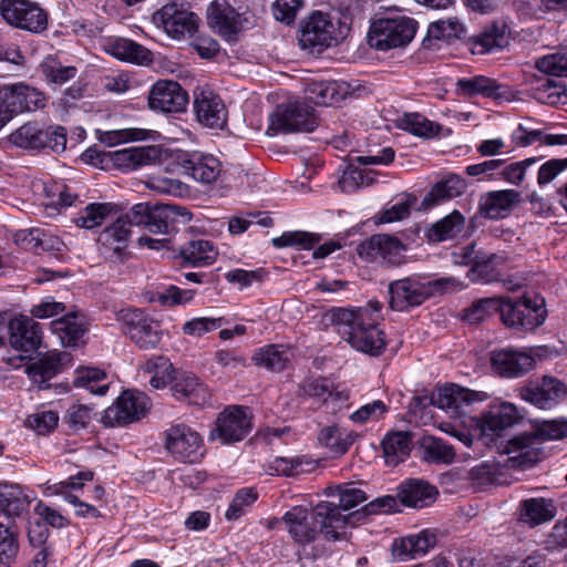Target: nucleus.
<instances>
[{
    "instance_id": "obj_43",
    "label": "nucleus",
    "mask_w": 567,
    "mask_h": 567,
    "mask_svg": "<svg viewBox=\"0 0 567 567\" xmlns=\"http://www.w3.org/2000/svg\"><path fill=\"white\" fill-rule=\"evenodd\" d=\"M182 258L194 267H204L212 265L217 256V248L206 239H197L186 243L181 247Z\"/></svg>"
},
{
    "instance_id": "obj_27",
    "label": "nucleus",
    "mask_w": 567,
    "mask_h": 567,
    "mask_svg": "<svg viewBox=\"0 0 567 567\" xmlns=\"http://www.w3.org/2000/svg\"><path fill=\"white\" fill-rule=\"evenodd\" d=\"M517 408L509 402H503L485 413L478 425L483 436L498 435L505 429L513 426L520 419Z\"/></svg>"
},
{
    "instance_id": "obj_40",
    "label": "nucleus",
    "mask_w": 567,
    "mask_h": 567,
    "mask_svg": "<svg viewBox=\"0 0 567 567\" xmlns=\"http://www.w3.org/2000/svg\"><path fill=\"white\" fill-rule=\"evenodd\" d=\"M156 134L157 133L155 131L138 127H128L112 131H95L96 140L107 147H113L124 143L142 142L147 140L154 141Z\"/></svg>"
},
{
    "instance_id": "obj_56",
    "label": "nucleus",
    "mask_w": 567,
    "mask_h": 567,
    "mask_svg": "<svg viewBox=\"0 0 567 567\" xmlns=\"http://www.w3.org/2000/svg\"><path fill=\"white\" fill-rule=\"evenodd\" d=\"M465 33L464 24L457 18H449L432 22L427 29V35L433 39H458Z\"/></svg>"
},
{
    "instance_id": "obj_21",
    "label": "nucleus",
    "mask_w": 567,
    "mask_h": 567,
    "mask_svg": "<svg viewBox=\"0 0 567 567\" xmlns=\"http://www.w3.org/2000/svg\"><path fill=\"white\" fill-rule=\"evenodd\" d=\"M40 324L27 316L10 319L9 344L18 351L31 352L41 346Z\"/></svg>"
},
{
    "instance_id": "obj_30",
    "label": "nucleus",
    "mask_w": 567,
    "mask_h": 567,
    "mask_svg": "<svg viewBox=\"0 0 567 567\" xmlns=\"http://www.w3.org/2000/svg\"><path fill=\"white\" fill-rule=\"evenodd\" d=\"M519 199V193L514 189L491 192L481 198L480 213L489 219L505 218Z\"/></svg>"
},
{
    "instance_id": "obj_52",
    "label": "nucleus",
    "mask_w": 567,
    "mask_h": 567,
    "mask_svg": "<svg viewBox=\"0 0 567 567\" xmlns=\"http://www.w3.org/2000/svg\"><path fill=\"white\" fill-rule=\"evenodd\" d=\"M290 351L278 346L262 348L254 355V361L257 365L276 372L282 371L290 362Z\"/></svg>"
},
{
    "instance_id": "obj_31",
    "label": "nucleus",
    "mask_w": 567,
    "mask_h": 567,
    "mask_svg": "<svg viewBox=\"0 0 567 567\" xmlns=\"http://www.w3.org/2000/svg\"><path fill=\"white\" fill-rule=\"evenodd\" d=\"M436 543V537L429 530L395 539L392 544V554L400 560L415 559L423 556Z\"/></svg>"
},
{
    "instance_id": "obj_20",
    "label": "nucleus",
    "mask_w": 567,
    "mask_h": 567,
    "mask_svg": "<svg viewBox=\"0 0 567 567\" xmlns=\"http://www.w3.org/2000/svg\"><path fill=\"white\" fill-rule=\"evenodd\" d=\"M193 214L177 205H155L151 208L147 229L155 234L169 235L177 231L179 225L188 224Z\"/></svg>"
},
{
    "instance_id": "obj_41",
    "label": "nucleus",
    "mask_w": 567,
    "mask_h": 567,
    "mask_svg": "<svg viewBox=\"0 0 567 567\" xmlns=\"http://www.w3.org/2000/svg\"><path fill=\"white\" fill-rule=\"evenodd\" d=\"M434 487L422 480H409L398 492L401 503L411 507H424L433 501Z\"/></svg>"
},
{
    "instance_id": "obj_55",
    "label": "nucleus",
    "mask_w": 567,
    "mask_h": 567,
    "mask_svg": "<svg viewBox=\"0 0 567 567\" xmlns=\"http://www.w3.org/2000/svg\"><path fill=\"white\" fill-rule=\"evenodd\" d=\"M498 260L499 257L495 254L478 251L476 260L470 269L468 276L472 280L492 281L496 279L497 274L495 267Z\"/></svg>"
},
{
    "instance_id": "obj_7",
    "label": "nucleus",
    "mask_w": 567,
    "mask_h": 567,
    "mask_svg": "<svg viewBox=\"0 0 567 567\" xmlns=\"http://www.w3.org/2000/svg\"><path fill=\"white\" fill-rule=\"evenodd\" d=\"M544 299L527 297L512 301L502 299V321L512 328L534 329L545 321Z\"/></svg>"
},
{
    "instance_id": "obj_45",
    "label": "nucleus",
    "mask_w": 567,
    "mask_h": 567,
    "mask_svg": "<svg viewBox=\"0 0 567 567\" xmlns=\"http://www.w3.org/2000/svg\"><path fill=\"white\" fill-rule=\"evenodd\" d=\"M422 460L433 464H452L455 458V449L435 436H424L421 440Z\"/></svg>"
},
{
    "instance_id": "obj_44",
    "label": "nucleus",
    "mask_w": 567,
    "mask_h": 567,
    "mask_svg": "<svg viewBox=\"0 0 567 567\" xmlns=\"http://www.w3.org/2000/svg\"><path fill=\"white\" fill-rule=\"evenodd\" d=\"M130 236L131 229L125 225V219L118 217L100 233L97 241L104 248L105 254L109 251L121 254L127 247Z\"/></svg>"
},
{
    "instance_id": "obj_10",
    "label": "nucleus",
    "mask_w": 567,
    "mask_h": 567,
    "mask_svg": "<svg viewBox=\"0 0 567 567\" xmlns=\"http://www.w3.org/2000/svg\"><path fill=\"white\" fill-rule=\"evenodd\" d=\"M165 447L175 458L188 463L197 462L204 454L200 435L184 423L173 424L166 430Z\"/></svg>"
},
{
    "instance_id": "obj_49",
    "label": "nucleus",
    "mask_w": 567,
    "mask_h": 567,
    "mask_svg": "<svg viewBox=\"0 0 567 567\" xmlns=\"http://www.w3.org/2000/svg\"><path fill=\"white\" fill-rule=\"evenodd\" d=\"M457 87L467 95L481 94L485 97L499 99L502 96L503 85L495 80L483 75L461 79L457 81Z\"/></svg>"
},
{
    "instance_id": "obj_13",
    "label": "nucleus",
    "mask_w": 567,
    "mask_h": 567,
    "mask_svg": "<svg viewBox=\"0 0 567 567\" xmlns=\"http://www.w3.org/2000/svg\"><path fill=\"white\" fill-rule=\"evenodd\" d=\"M251 430V417L248 409L244 406H229L221 412L216 421V429L210 437L218 439L221 443L241 441Z\"/></svg>"
},
{
    "instance_id": "obj_53",
    "label": "nucleus",
    "mask_w": 567,
    "mask_h": 567,
    "mask_svg": "<svg viewBox=\"0 0 567 567\" xmlns=\"http://www.w3.org/2000/svg\"><path fill=\"white\" fill-rule=\"evenodd\" d=\"M307 94L315 104L326 106L338 103L343 97L336 82H313L308 86Z\"/></svg>"
},
{
    "instance_id": "obj_59",
    "label": "nucleus",
    "mask_w": 567,
    "mask_h": 567,
    "mask_svg": "<svg viewBox=\"0 0 567 567\" xmlns=\"http://www.w3.org/2000/svg\"><path fill=\"white\" fill-rule=\"evenodd\" d=\"M105 378L104 371L95 368H84L79 371L74 380L76 386L86 388L91 393L104 395L109 389L107 384L96 386L95 383Z\"/></svg>"
},
{
    "instance_id": "obj_2",
    "label": "nucleus",
    "mask_w": 567,
    "mask_h": 567,
    "mask_svg": "<svg viewBox=\"0 0 567 567\" xmlns=\"http://www.w3.org/2000/svg\"><path fill=\"white\" fill-rule=\"evenodd\" d=\"M10 141L27 150L62 153L66 147V130L60 125L42 126L35 122H28L10 135Z\"/></svg>"
},
{
    "instance_id": "obj_19",
    "label": "nucleus",
    "mask_w": 567,
    "mask_h": 567,
    "mask_svg": "<svg viewBox=\"0 0 567 567\" xmlns=\"http://www.w3.org/2000/svg\"><path fill=\"white\" fill-rule=\"evenodd\" d=\"M482 400L481 393L454 384L446 385L432 395L433 405L455 417L466 414V409L472 403Z\"/></svg>"
},
{
    "instance_id": "obj_42",
    "label": "nucleus",
    "mask_w": 567,
    "mask_h": 567,
    "mask_svg": "<svg viewBox=\"0 0 567 567\" xmlns=\"http://www.w3.org/2000/svg\"><path fill=\"white\" fill-rule=\"evenodd\" d=\"M411 447L412 442L409 432L399 431L386 434L382 441L385 463L390 466H396L409 456Z\"/></svg>"
},
{
    "instance_id": "obj_60",
    "label": "nucleus",
    "mask_w": 567,
    "mask_h": 567,
    "mask_svg": "<svg viewBox=\"0 0 567 567\" xmlns=\"http://www.w3.org/2000/svg\"><path fill=\"white\" fill-rule=\"evenodd\" d=\"M533 436H535L537 444L545 440H561L567 436V420L544 421L537 426Z\"/></svg>"
},
{
    "instance_id": "obj_9",
    "label": "nucleus",
    "mask_w": 567,
    "mask_h": 567,
    "mask_svg": "<svg viewBox=\"0 0 567 567\" xmlns=\"http://www.w3.org/2000/svg\"><path fill=\"white\" fill-rule=\"evenodd\" d=\"M150 409V399L140 391H124L116 402L109 406L102 416L103 424L107 426H122L136 422Z\"/></svg>"
},
{
    "instance_id": "obj_39",
    "label": "nucleus",
    "mask_w": 567,
    "mask_h": 567,
    "mask_svg": "<svg viewBox=\"0 0 567 567\" xmlns=\"http://www.w3.org/2000/svg\"><path fill=\"white\" fill-rule=\"evenodd\" d=\"M465 188L464 179H441L424 196L420 209H429L462 196Z\"/></svg>"
},
{
    "instance_id": "obj_23",
    "label": "nucleus",
    "mask_w": 567,
    "mask_h": 567,
    "mask_svg": "<svg viewBox=\"0 0 567 567\" xmlns=\"http://www.w3.org/2000/svg\"><path fill=\"white\" fill-rule=\"evenodd\" d=\"M533 434H523L509 440L502 450L507 455L504 465L511 468H528L539 460V449Z\"/></svg>"
},
{
    "instance_id": "obj_11",
    "label": "nucleus",
    "mask_w": 567,
    "mask_h": 567,
    "mask_svg": "<svg viewBox=\"0 0 567 567\" xmlns=\"http://www.w3.org/2000/svg\"><path fill=\"white\" fill-rule=\"evenodd\" d=\"M315 514L318 533L320 532L326 540H341L347 538V527L354 526L359 512L343 515L342 509L334 502H321L316 505Z\"/></svg>"
},
{
    "instance_id": "obj_8",
    "label": "nucleus",
    "mask_w": 567,
    "mask_h": 567,
    "mask_svg": "<svg viewBox=\"0 0 567 567\" xmlns=\"http://www.w3.org/2000/svg\"><path fill=\"white\" fill-rule=\"evenodd\" d=\"M0 13L10 25L33 33H40L48 27L47 13L29 0H1Z\"/></svg>"
},
{
    "instance_id": "obj_32",
    "label": "nucleus",
    "mask_w": 567,
    "mask_h": 567,
    "mask_svg": "<svg viewBox=\"0 0 567 567\" xmlns=\"http://www.w3.org/2000/svg\"><path fill=\"white\" fill-rule=\"evenodd\" d=\"M172 391L176 399L185 400L194 405H204L210 398L207 386L196 375L188 372L177 374Z\"/></svg>"
},
{
    "instance_id": "obj_63",
    "label": "nucleus",
    "mask_w": 567,
    "mask_h": 567,
    "mask_svg": "<svg viewBox=\"0 0 567 567\" xmlns=\"http://www.w3.org/2000/svg\"><path fill=\"white\" fill-rule=\"evenodd\" d=\"M536 68L548 75L567 76V52L539 58L536 61Z\"/></svg>"
},
{
    "instance_id": "obj_37",
    "label": "nucleus",
    "mask_w": 567,
    "mask_h": 567,
    "mask_svg": "<svg viewBox=\"0 0 567 567\" xmlns=\"http://www.w3.org/2000/svg\"><path fill=\"white\" fill-rule=\"evenodd\" d=\"M69 360L70 354L66 352H48L28 368V373L33 382L42 388V384L56 375Z\"/></svg>"
},
{
    "instance_id": "obj_50",
    "label": "nucleus",
    "mask_w": 567,
    "mask_h": 567,
    "mask_svg": "<svg viewBox=\"0 0 567 567\" xmlns=\"http://www.w3.org/2000/svg\"><path fill=\"white\" fill-rule=\"evenodd\" d=\"M144 371L153 374L150 383L154 389L165 388L169 382H175L178 373L173 368L168 359L164 357H155L150 359L145 365Z\"/></svg>"
},
{
    "instance_id": "obj_6",
    "label": "nucleus",
    "mask_w": 567,
    "mask_h": 567,
    "mask_svg": "<svg viewBox=\"0 0 567 567\" xmlns=\"http://www.w3.org/2000/svg\"><path fill=\"white\" fill-rule=\"evenodd\" d=\"M121 330L141 349H153L161 341L158 323L140 309H121L115 313Z\"/></svg>"
},
{
    "instance_id": "obj_12",
    "label": "nucleus",
    "mask_w": 567,
    "mask_h": 567,
    "mask_svg": "<svg viewBox=\"0 0 567 567\" xmlns=\"http://www.w3.org/2000/svg\"><path fill=\"white\" fill-rule=\"evenodd\" d=\"M404 251L405 246L399 238L385 234L373 235L357 247V252L362 259L367 261L381 259L392 266L403 262Z\"/></svg>"
},
{
    "instance_id": "obj_3",
    "label": "nucleus",
    "mask_w": 567,
    "mask_h": 567,
    "mask_svg": "<svg viewBox=\"0 0 567 567\" xmlns=\"http://www.w3.org/2000/svg\"><path fill=\"white\" fill-rule=\"evenodd\" d=\"M318 126V120L311 106L300 103L279 104L270 115L268 132L272 134L310 133Z\"/></svg>"
},
{
    "instance_id": "obj_61",
    "label": "nucleus",
    "mask_w": 567,
    "mask_h": 567,
    "mask_svg": "<svg viewBox=\"0 0 567 567\" xmlns=\"http://www.w3.org/2000/svg\"><path fill=\"white\" fill-rule=\"evenodd\" d=\"M389 411L388 405L381 401L375 400L371 403L362 405L360 409L350 414L349 419L353 423L364 424L369 421H379Z\"/></svg>"
},
{
    "instance_id": "obj_28",
    "label": "nucleus",
    "mask_w": 567,
    "mask_h": 567,
    "mask_svg": "<svg viewBox=\"0 0 567 567\" xmlns=\"http://www.w3.org/2000/svg\"><path fill=\"white\" fill-rule=\"evenodd\" d=\"M537 163L536 158H527L522 162H515L505 165L502 159H489L480 164L470 165L466 168V173L470 176L486 175V177H493L494 174H498L506 178H520L525 177L527 169L535 166Z\"/></svg>"
},
{
    "instance_id": "obj_22",
    "label": "nucleus",
    "mask_w": 567,
    "mask_h": 567,
    "mask_svg": "<svg viewBox=\"0 0 567 567\" xmlns=\"http://www.w3.org/2000/svg\"><path fill=\"white\" fill-rule=\"evenodd\" d=\"M289 535L299 544H309L318 535L315 509L295 506L282 517Z\"/></svg>"
},
{
    "instance_id": "obj_64",
    "label": "nucleus",
    "mask_w": 567,
    "mask_h": 567,
    "mask_svg": "<svg viewBox=\"0 0 567 567\" xmlns=\"http://www.w3.org/2000/svg\"><path fill=\"white\" fill-rule=\"evenodd\" d=\"M400 126L421 137H430L435 133L433 123L417 113L404 114L400 120Z\"/></svg>"
},
{
    "instance_id": "obj_38",
    "label": "nucleus",
    "mask_w": 567,
    "mask_h": 567,
    "mask_svg": "<svg viewBox=\"0 0 567 567\" xmlns=\"http://www.w3.org/2000/svg\"><path fill=\"white\" fill-rule=\"evenodd\" d=\"M31 503L22 487L18 484L0 483V513L11 517H19L24 513Z\"/></svg>"
},
{
    "instance_id": "obj_16",
    "label": "nucleus",
    "mask_w": 567,
    "mask_h": 567,
    "mask_svg": "<svg viewBox=\"0 0 567 567\" xmlns=\"http://www.w3.org/2000/svg\"><path fill=\"white\" fill-rule=\"evenodd\" d=\"M164 150L159 145L135 146L113 152V169L123 174L159 163Z\"/></svg>"
},
{
    "instance_id": "obj_36",
    "label": "nucleus",
    "mask_w": 567,
    "mask_h": 567,
    "mask_svg": "<svg viewBox=\"0 0 567 567\" xmlns=\"http://www.w3.org/2000/svg\"><path fill=\"white\" fill-rule=\"evenodd\" d=\"M176 165L178 174L188 177H217L221 174V164L213 155H192L181 157Z\"/></svg>"
},
{
    "instance_id": "obj_25",
    "label": "nucleus",
    "mask_w": 567,
    "mask_h": 567,
    "mask_svg": "<svg viewBox=\"0 0 567 567\" xmlns=\"http://www.w3.org/2000/svg\"><path fill=\"white\" fill-rule=\"evenodd\" d=\"M194 96L197 120L208 127L223 128L227 121V111L221 99L206 90L195 91Z\"/></svg>"
},
{
    "instance_id": "obj_14",
    "label": "nucleus",
    "mask_w": 567,
    "mask_h": 567,
    "mask_svg": "<svg viewBox=\"0 0 567 567\" xmlns=\"http://www.w3.org/2000/svg\"><path fill=\"white\" fill-rule=\"evenodd\" d=\"M153 20L174 39H181L186 34L192 35L198 27L197 16L176 3L164 6L154 14Z\"/></svg>"
},
{
    "instance_id": "obj_54",
    "label": "nucleus",
    "mask_w": 567,
    "mask_h": 567,
    "mask_svg": "<svg viewBox=\"0 0 567 567\" xmlns=\"http://www.w3.org/2000/svg\"><path fill=\"white\" fill-rule=\"evenodd\" d=\"M534 96L538 102L548 105L566 104L567 89L560 82L547 79L534 89Z\"/></svg>"
},
{
    "instance_id": "obj_17",
    "label": "nucleus",
    "mask_w": 567,
    "mask_h": 567,
    "mask_svg": "<svg viewBox=\"0 0 567 567\" xmlns=\"http://www.w3.org/2000/svg\"><path fill=\"white\" fill-rule=\"evenodd\" d=\"M0 99L13 116L45 106L43 93L23 83L1 87Z\"/></svg>"
},
{
    "instance_id": "obj_51",
    "label": "nucleus",
    "mask_w": 567,
    "mask_h": 567,
    "mask_svg": "<svg viewBox=\"0 0 567 567\" xmlns=\"http://www.w3.org/2000/svg\"><path fill=\"white\" fill-rule=\"evenodd\" d=\"M394 158V151L391 147H385L382 150L381 155H367V156H357L352 158L349 164H347L343 169L342 177L346 175H353L355 173L361 176L364 174H378L375 171L371 168H365L369 165H378V164H389Z\"/></svg>"
},
{
    "instance_id": "obj_58",
    "label": "nucleus",
    "mask_w": 567,
    "mask_h": 567,
    "mask_svg": "<svg viewBox=\"0 0 567 567\" xmlns=\"http://www.w3.org/2000/svg\"><path fill=\"white\" fill-rule=\"evenodd\" d=\"M257 497L258 494L254 488L238 491L226 512V518L228 520L240 518L247 508L256 502Z\"/></svg>"
},
{
    "instance_id": "obj_34",
    "label": "nucleus",
    "mask_w": 567,
    "mask_h": 567,
    "mask_svg": "<svg viewBox=\"0 0 567 567\" xmlns=\"http://www.w3.org/2000/svg\"><path fill=\"white\" fill-rule=\"evenodd\" d=\"M556 516V506L548 498H528L520 502L518 519L530 527L550 522Z\"/></svg>"
},
{
    "instance_id": "obj_29",
    "label": "nucleus",
    "mask_w": 567,
    "mask_h": 567,
    "mask_svg": "<svg viewBox=\"0 0 567 567\" xmlns=\"http://www.w3.org/2000/svg\"><path fill=\"white\" fill-rule=\"evenodd\" d=\"M209 25L224 37L240 30V17L226 0H215L207 9Z\"/></svg>"
},
{
    "instance_id": "obj_1",
    "label": "nucleus",
    "mask_w": 567,
    "mask_h": 567,
    "mask_svg": "<svg viewBox=\"0 0 567 567\" xmlns=\"http://www.w3.org/2000/svg\"><path fill=\"white\" fill-rule=\"evenodd\" d=\"M381 308L379 301H371L357 309L332 308L327 317L354 350L379 357L386 346L385 333L378 324Z\"/></svg>"
},
{
    "instance_id": "obj_4",
    "label": "nucleus",
    "mask_w": 567,
    "mask_h": 567,
    "mask_svg": "<svg viewBox=\"0 0 567 567\" xmlns=\"http://www.w3.org/2000/svg\"><path fill=\"white\" fill-rule=\"evenodd\" d=\"M348 28L336 27L328 13L313 12L303 23L299 43L303 49L317 50L329 48L344 39Z\"/></svg>"
},
{
    "instance_id": "obj_15",
    "label": "nucleus",
    "mask_w": 567,
    "mask_h": 567,
    "mask_svg": "<svg viewBox=\"0 0 567 567\" xmlns=\"http://www.w3.org/2000/svg\"><path fill=\"white\" fill-rule=\"evenodd\" d=\"M187 92L175 81H157L148 94V105L152 110L164 113H177L186 109Z\"/></svg>"
},
{
    "instance_id": "obj_48",
    "label": "nucleus",
    "mask_w": 567,
    "mask_h": 567,
    "mask_svg": "<svg viewBox=\"0 0 567 567\" xmlns=\"http://www.w3.org/2000/svg\"><path fill=\"white\" fill-rule=\"evenodd\" d=\"M117 206L112 203H92L75 218V225L84 229H93L101 226L107 217L117 213Z\"/></svg>"
},
{
    "instance_id": "obj_47",
    "label": "nucleus",
    "mask_w": 567,
    "mask_h": 567,
    "mask_svg": "<svg viewBox=\"0 0 567 567\" xmlns=\"http://www.w3.org/2000/svg\"><path fill=\"white\" fill-rule=\"evenodd\" d=\"M110 52L115 58L130 63L148 64L153 61L148 49L130 39H117L111 44Z\"/></svg>"
},
{
    "instance_id": "obj_5",
    "label": "nucleus",
    "mask_w": 567,
    "mask_h": 567,
    "mask_svg": "<svg viewBox=\"0 0 567 567\" xmlns=\"http://www.w3.org/2000/svg\"><path fill=\"white\" fill-rule=\"evenodd\" d=\"M416 31L415 21L410 18L380 19L369 31L368 41L378 50H390L408 44Z\"/></svg>"
},
{
    "instance_id": "obj_46",
    "label": "nucleus",
    "mask_w": 567,
    "mask_h": 567,
    "mask_svg": "<svg viewBox=\"0 0 567 567\" xmlns=\"http://www.w3.org/2000/svg\"><path fill=\"white\" fill-rule=\"evenodd\" d=\"M506 43L505 25L493 23L486 27L481 34L471 38V51L474 54H484L493 49H502Z\"/></svg>"
},
{
    "instance_id": "obj_18",
    "label": "nucleus",
    "mask_w": 567,
    "mask_h": 567,
    "mask_svg": "<svg viewBox=\"0 0 567 567\" xmlns=\"http://www.w3.org/2000/svg\"><path fill=\"white\" fill-rule=\"evenodd\" d=\"M493 371L503 378H519L534 369L533 355L513 349L495 350L491 353Z\"/></svg>"
},
{
    "instance_id": "obj_57",
    "label": "nucleus",
    "mask_w": 567,
    "mask_h": 567,
    "mask_svg": "<svg viewBox=\"0 0 567 567\" xmlns=\"http://www.w3.org/2000/svg\"><path fill=\"white\" fill-rule=\"evenodd\" d=\"M502 299L501 298H485L475 301L468 309H466L464 319L470 323H478L485 320L491 315L501 313Z\"/></svg>"
},
{
    "instance_id": "obj_33",
    "label": "nucleus",
    "mask_w": 567,
    "mask_h": 567,
    "mask_svg": "<svg viewBox=\"0 0 567 567\" xmlns=\"http://www.w3.org/2000/svg\"><path fill=\"white\" fill-rule=\"evenodd\" d=\"M465 228V217L454 209L449 215L431 224L425 229V237L430 243H442L456 239Z\"/></svg>"
},
{
    "instance_id": "obj_62",
    "label": "nucleus",
    "mask_w": 567,
    "mask_h": 567,
    "mask_svg": "<svg viewBox=\"0 0 567 567\" xmlns=\"http://www.w3.org/2000/svg\"><path fill=\"white\" fill-rule=\"evenodd\" d=\"M193 297V290H182L176 286H169L165 291L153 292L150 301L158 302L162 306H175L188 302Z\"/></svg>"
},
{
    "instance_id": "obj_24",
    "label": "nucleus",
    "mask_w": 567,
    "mask_h": 567,
    "mask_svg": "<svg viewBox=\"0 0 567 567\" xmlns=\"http://www.w3.org/2000/svg\"><path fill=\"white\" fill-rule=\"evenodd\" d=\"M567 393L563 382L556 378L544 377L542 381L530 383L520 390V396L540 408L547 409L561 400Z\"/></svg>"
},
{
    "instance_id": "obj_35",
    "label": "nucleus",
    "mask_w": 567,
    "mask_h": 567,
    "mask_svg": "<svg viewBox=\"0 0 567 567\" xmlns=\"http://www.w3.org/2000/svg\"><path fill=\"white\" fill-rule=\"evenodd\" d=\"M51 330L64 347H78L83 342L86 327L82 316L71 313L53 320Z\"/></svg>"
},
{
    "instance_id": "obj_26",
    "label": "nucleus",
    "mask_w": 567,
    "mask_h": 567,
    "mask_svg": "<svg viewBox=\"0 0 567 567\" xmlns=\"http://www.w3.org/2000/svg\"><path fill=\"white\" fill-rule=\"evenodd\" d=\"M389 293L390 307L396 311H404L411 307L420 306L429 297L427 289L410 278L391 282L389 285Z\"/></svg>"
}]
</instances>
